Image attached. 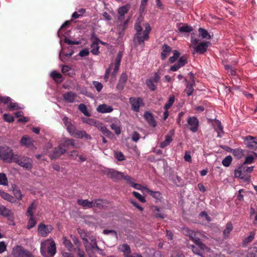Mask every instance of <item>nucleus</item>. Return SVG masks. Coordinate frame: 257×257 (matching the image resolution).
Segmentation results:
<instances>
[{
  "label": "nucleus",
  "mask_w": 257,
  "mask_h": 257,
  "mask_svg": "<svg viewBox=\"0 0 257 257\" xmlns=\"http://www.w3.org/2000/svg\"><path fill=\"white\" fill-rule=\"evenodd\" d=\"M62 240L63 244L69 251L75 250V248L74 247L70 240L68 239L66 236H63Z\"/></svg>",
  "instance_id": "7c9ffc66"
},
{
  "label": "nucleus",
  "mask_w": 257,
  "mask_h": 257,
  "mask_svg": "<svg viewBox=\"0 0 257 257\" xmlns=\"http://www.w3.org/2000/svg\"><path fill=\"white\" fill-rule=\"evenodd\" d=\"M53 229V227L51 225H45L43 223H40L38 225V232L39 234L43 237L47 236Z\"/></svg>",
  "instance_id": "423d86ee"
},
{
  "label": "nucleus",
  "mask_w": 257,
  "mask_h": 257,
  "mask_svg": "<svg viewBox=\"0 0 257 257\" xmlns=\"http://www.w3.org/2000/svg\"><path fill=\"white\" fill-rule=\"evenodd\" d=\"M127 80V76L126 74L125 73H122L116 87V89L118 91H120L123 89L125 86Z\"/></svg>",
  "instance_id": "dca6fc26"
},
{
  "label": "nucleus",
  "mask_w": 257,
  "mask_h": 257,
  "mask_svg": "<svg viewBox=\"0 0 257 257\" xmlns=\"http://www.w3.org/2000/svg\"><path fill=\"white\" fill-rule=\"evenodd\" d=\"M160 79V76L156 72L154 73V76L151 77L146 80V84L150 90L154 91L157 88L156 84L159 81Z\"/></svg>",
  "instance_id": "39448f33"
},
{
  "label": "nucleus",
  "mask_w": 257,
  "mask_h": 257,
  "mask_svg": "<svg viewBox=\"0 0 257 257\" xmlns=\"http://www.w3.org/2000/svg\"><path fill=\"white\" fill-rule=\"evenodd\" d=\"M246 147L253 150L257 149V138L248 136L244 138Z\"/></svg>",
  "instance_id": "9d476101"
},
{
  "label": "nucleus",
  "mask_w": 257,
  "mask_h": 257,
  "mask_svg": "<svg viewBox=\"0 0 257 257\" xmlns=\"http://www.w3.org/2000/svg\"><path fill=\"white\" fill-rule=\"evenodd\" d=\"M189 236L190 239L192 240L195 244L200 246V247L201 249L204 250H209V248L201 241L199 238L196 236L195 232L191 231L189 233Z\"/></svg>",
  "instance_id": "2eb2a0df"
},
{
  "label": "nucleus",
  "mask_w": 257,
  "mask_h": 257,
  "mask_svg": "<svg viewBox=\"0 0 257 257\" xmlns=\"http://www.w3.org/2000/svg\"><path fill=\"white\" fill-rule=\"evenodd\" d=\"M92 83L96 90L98 92H100L103 87L102 84L100 82L96 81H93Z\"/></svg>",
  "instance_id": "69168bd1"
},
{
  "label": "nucleus",
  "mask_w": 257,
  "mask_h": 257,
  "mask_svg": "<svg viewBox=\"0 0 257 257\" xmlns=\"http://www.w3.org/2000/svg\"><path fill=\"white\" fill-rule=\"evenodd\" d=\"M48 242V240H46L45 242H42L41 244L40 251L42 255L45 257L49 256V255L47 253L46 248L45 246H44L46 245L47 242Z\"/></svg>",
  "instance_id": "a18cd8bd"
},
{
  "label": "nucleus",
  "mask_w": 257,
  "mask_h": 257,
  "mask_svg": "<svg viewBox=\"0 0 257 257\" xmlns=\"http://www.w3.org/2000/svg\"><path fill=\"white\" fill-rule=\"evenodd\" d=\"M174 96L172 95L170 96L168 102L166 103L164 105V109L165 110H168L173 105V103L174 102Z\"/></svg>",
  "instance_id": "603ef678"
},
{
  "label": "nucleus",
  "mask_w": 257,
  "mask_h": 257,
  "mask_svg": "<svg viewBox=\"0 0 257 257\" xmlns=\"http://www.w3.org/2000/svg\"><path fill=\"white\" fill-rule=\"evenodd\" d=\"M171 51L172 49L169 45L164 44L162 46V52L161 54L162 59L165 60Z\"/></svg>",
  "instance_id": "c85d7f7f"
},
{
  "label": "nucleus",
  "mask_w": 257,
  "mask_h": 257,
  "mask_svg": "<svg viewBox=\"0 0 257 257\" xmlns=\"http://www.w3.org/2000/svg\"><path fill=\"white\" fill-rule=\"evenodd\" d=\"M253 166L247 167L246 165L242 164L234 170V176L236 178H239L244 181H250V176L247 174V173H251L253 171Z\"/></svg>",
  "instance_id": "f257e3e1"
},
{
  "label": "nucleus",
  "mask_w": 257,
  "mask_h": 257,
  "mask_svg": "<svg viewBox=\"0 0 257 257\" xmlns=\"http://www.w3.org/2000/svg\"><path fill=\"white\" fill-rule=\"evenodd\" d=\"M122 58V54L120 52H119L117 55V56L115 59V62L114 64V68L113 69V71L112 73V75L115 77L116 74L118 72L119 70V68L120 64V61Z\"/></svg>",
  "instance_id": "4be33fe9"
},
{
  "label": "nucleus",
  "mask_w": 257,
  "mask_h": 257,
  "mask_svg": "<svg viewBox=\"0 0 257 257\" xmlns=\"http://www.w3.org/2000/svg\"><path fill=\"white\" fill-rule=\"evenodd\" d=\"M50 76L57 83H60L62 82V75L60 73L55 71L52 72L50 74Z\"/></svg>",
  "instance_id": "72a5a7b5"
},
{
  "label": "nucleus",
  "mask_w": 257,
  "mask_h": 257,
  "mask_svg": "<svg viewBox=\"0 0 257 257\" xmlns=\"http://www.w3.org/2000/svg\"><path fill=\"white\" fill-rule=\"evenodd\" d=\"M70 238L73 242L74 245L76 246V248L80 247L81 245V243L75 235L71 234L70 235Z\"/></svg>",
  "instance_id": "5fc2aeb1"
},
{
  "label": "nucleus",
  "mask_w": 257,
  "mask_h": 257,
  "mask_svg": "<svg viewBox=\"0 0 257 257\" xmlns=\"http://www.w3.org/2000/svg\"><path fill=\"white\" fill-rule=\"evenodd\" d=\"M130 9V7L127 5L120 7L117 11L118 14V21L122 22L124 19V15L126 14Z\"/></svg>",
  "instance_id": "a211bd4d"
},
{
  "label": "nucleus",
  "mask_w": 257,
  "mask_h": 257,
  "mask_svg": "<svg viewBox=\"0 0 257 257\" xmlns=\"http://www.w3.org/2000/svg\"><path fill=\"white\" fill-rule=\"evenodd\" d=\"M232 229L233 226L232 223L230 222H228L226 225L225 229L223 230L224 235L227 236Z\"/></svg>",
  "instance_id": "49530a36"
},
{
  "label": "nucleus",
  "mask_w": 257,
  "mask_h": 257,
  "mask_svg": "<svg viewBox=\"0 0 257 257\" xmlns=\"http://www.w3.org/2000/svg\"><path fill=\"white\" fill-rule=\"evenodd\" d=\"M96 202L95 207L99 209L103 208L106 204H107V201L106 200L102 199H96Z\"/></svg>",
  "instance_id": "ea45409f"
},
{
  "label": "nucleus",
  "mask_w": 257,
  "mask_h": 257,
  "mask_svg": "<svg viewBox=\"0 0 257 257\" xmlns=\"http://www.w3.org/2000/svg\"><path fill=\"white\" fill-rule=\"evenodd\" d=\"M103 134L105 135L107 137L110 139H113L114 137V136L113 134V133L108 129H107V127L104 130V132L103 133Z\"/></svg>",
  "instance_id": "774afa93"
},
{
  "label": "nucleus",
  "mask_w": 257,
  "mask_h": 257,
  "mask_svg": "<svg viewBox=\"0 0 257 257\" xmlns=\"http://www.w3.org/2000/svg\"><path fill=\"white\" fill-rule=\"evenodd\" d=\"M22 145L25 146L27 147H31L33 146V143L29 138L23 137L21 140Z\"/></svg>",
  "instance_id": "4c0bfd02"
},
{
  "label": "nucleus",
  "mask_w": 257,
  "mask_h": 257,
  "mask_svg": "<svg viewBox=\"0 0 257 257\" xmlns=\"http://www.w3.org/2000/svg\"><path fill=\"white\" fill-rule=\"evenodd\" d=\"M36 220L34 216H30V219L28 222L27 228L28 229L33 227L36 224Z\"/></svg>",
  "instance_id": "8fccbe9b"
},
{
  "label": "nucleus",
  "mask_w": 257,
  "mask_h": 257,
  "mask_svg": "<svg viewBox=\"0 0 257 257\" xmlns=\"http://www.w3.org/2000/svg\"><path fill=\"white\" fill-rule=\"evenodd\" d=\"M95 126L97 127L100 131H101L102 134L106 128V127L103 123L99 122V121H97Z\"/></svg>",
  "instance_id": "680f3d73"
},
{
  "label": "nucleus",
  "mask_w": 257,
  "mask_h": 257,
  "mask_svg": "<svg viewBox=\"0 0 257 257\" xmlns=\"http://www.w3.org/2000/svg\"><path fill=\"white\" fill-rule=\"evenodd\" d=\"M110 128L113 130L117 135H119L121 133V129L119 126L115 123H112L110 125Z\"/></svg>",
  "instance_id": "bf43d9fd"
},
{
  "label": "nucleus",
  "mask_w": 257,
  "mask_h": 257,
  "mask_svg": "<svg viewBox=\"0 0 257 257\" xmlns=\"http://www.w3.org/2000/svg\"><path fill=\"white\" fill-rule=\"evenodd\" d=\"M8 108L11 110H14L19 109L20 107L19 106L18 103L16 102H12L11 101L8 106Z\"/></svg>",
  "instance_id": "e2e57ef3"
},
{
  "label": "nucleus",
  "mask_w": 257,
  "mask_h": 257,
  "mask_svg": "<svg viewBox=\"0 0 257 257\" xmlns=\"http://www.w3.org/2000/svg\"><path fill=\"white\" fill-rule=\"evenodd\" d=\"M4 119L8 122H12L14 121V117L12 115L8 114H4Z\"/></svg>",
  "instance_id": "338daca9"
},
{
  "label": "nucleus",
  "mask_w": 257,
  "mask_h": 257,
  "mask_svg": "<svg viewBox=\"0 0 257 257\" xmlns=\"http://www.w3.org/2000/svg\"><path fill=\"white\" fill-rule=\"evenodd\" d=\"M13 192L16 198L19 200H21L22 199V195L18 187L16 186L13 187Z\"/></svg>",
  "instance_id": "79ce46f5"
},
{
  "label": "nucleus",
  "mask_w": 257,
  "mask_h": 257,
  "mask_svg": "<svg viewBox=\"0 0 257 257\" xmlns=\"http://www.w3.org/2000/svg\"><path fill=\"white\" fill-rule=\"evenodd\" d=\"M66 127V129L68 132L71 135H74V132L75 131L76 127L75 126L71 123H67V124L65 125Z\"/></svg>",
  "instance_id": "864d4df0"
},
{
  "label": "nucleus",
  "mask_w": 257,
  "mask_h": 257,
  "mask_svg": "<svg viewBox=\"0 0 257 257\" xmlns=\"http://www.w3.org/2000/svg\"><path fill=\"white\" fill-rule=\"evenodd\" d=\"M213 125L215 130L217 132V137L221 138L224 134V132L221 122L218 120L215 119L213 123Z\"/></svg>",
  "instance_id": "6ab92c4d"
},
{
  "label": "nucleus",
  "mask_w": 257,
  "mask_h": 257,
  "mask_svg": "<svg viewBox=\"0 0 257 257\" xmlns=\"http://www.w3.org/2000/svg\"><path fill=\"white\" fill-rule=\"evenodd\" d=\"M103 233L104 234H111L113 235L116 238L118 237L117 232L114 230L104 229L103 230Z\"/></svg>",
  "instance_id": "0e129e2a"
},
{
  "label": "nucleus",
  "mask_w": 257,
  "mask_h": 257,
  "mask_svg": "<svg viewBox=\"0 0 257 257\" xmlns=\"http://www.w3.org/2000/svg\"><path fill=\"white\" fill-rule=\"evenodd\" d=\"M76 96V94L72 91L68 92L63 95L64 99L69 103L73 102Z\"/></svg>",
  "instance_id": "393cba45"
},
{
  "label": "nucleus",
  "mask_w": 257,
  "mask_h": 257,
  "mask_svg": "<svg viewBox=\"0 0 257 257\" xmlns=\"http://www.w3.org/2000/svg\"><path fill=\"white\" fill-rule=\"evenodd\" d=\"M151 209L153 217L161 219H164L166 217V215L164 213V211L162 208L153 205L151 206Z\"/></svg>",
  "instance_id": "f8f14e48"
},
{
  "label": "nucleus",
  "mask_w": 257,
  "mask_h": 257,
  "mask_svg": "<svg viewBox=\"0 0 257 257\" xmlns=\"http://www.w3.org/2000/svg\"><path fill=\"white\" fill-rule=\"evenodd\" d=\"M74 135H75L78 139H82L83 138H85L87 140H90L91 139V136L87 134L85 131H78L76 128L74 132Z\"/></svg>",
  "instance_id": "c756f323"
},
{
  "label": "nucleus",
  "mask_w": 257,
  "mask_h": 257,
  "mask_svg": "<svg viewBox=\"0 0 257 257\" xmlns=\"http://www.w3.org/2000/svg\"><path fill=\"white\" fill-rule=\"evenodd\" d=\"M8 184V179L5 173H0V185L6 186Z\"/></svg>",
  "instance_id": "09e8293b"
},
{
  "label": "nucleus",
  "mask_w": 257,
  "mask_h": 257,
  "mask_svg": "<svg viewBox=\"0 0 257 257\" xmlns=\"http://www.w3.org/2000/svg\"><path fill=\"white\" fill-rule=\"evenodd\" d=\"M0 196L3 199H4L8 201H10L11 202H13L14 201V198L12 195L8 194V193L3 192L1 190H0Z\"/></svg>",
  "instance_id": "58836bf2"
},
{
  "label": "nucleus",
  "mask_w": 257,
  "mask_h": 257,
  "mask_svg": "<svg viewBox=\"0 0 257 257\" xmlns=\"http://www.w3.org/2000/svg\"><path fill=\"white\" fill-rule=\"evenodd\" d=\"M184 80L187 82L186 88L185 90V91L186 92L187 95L189 96L191 95H192L194 91V89L193 88V84L188 82L186 78H185Z\"/></svg>",
  "instance_id": "e433bc0d"
},
{
  "label": "nucleus",
  "mask_w": 257,
  "mask_h": 257,
  "mask_svg": "<svg viewBox=\"0 0 257 257\" xmlns=\"http://www.w3.org/2000/svg\"><path fill=\"white\" fill-rule=\"evenodd\" d=\"M96 110L100 113H108L113 110V108L111 106H108L106 104H102L98 105Z\"/></svg>",
  "instance_id": "b1692460"
},
{
  "label": "nucleus",
  "mask_w": 257,
  "mask_h": 257,
  "mask_svg": "<svg viewBox=\"0 0 257 257\" xmlns=\"http://www.w3.org/2000/svg\"><path fill=\"white\" fill-rule=\"evenodd\" d=\"M79 110L86 116H90V113L88 112L86 105L83 103H81L78 106Z\"/></svg>",
  "instance_id": "37998d69"
},
{
  "label": "nucleus",
  "mask_w": 257,
  "mask_h": 257,
  "mask_svg": "<svg viewBox=\"0 0 257 257\" xmlns=\"http://www.w3.org/2000/svg\"><path fill=\"white\" fill-rule=\"evenodd\" d=\"M106 175L114 182H117L122 179L123 173L114 169H108Z\"/></svg>",
  "instance_id": "1a4fd4ad"
},
{
  "label": "nucleus",
  "mask_w": 257,
  "mask_h": 257,
  "mask_svg": "<svg viewBox=\"0 0 257 257\" xmlns=\"http://www.w3.org/2000/svg\"><path fill=\"white\" fill-rule=\"evenodd\" d=\"M82 121L83 122H84V123L88 124L90 125L95 126L98 120H95L94 119H92V118L83 117L82 118Z\"/></svg>",
  "instance_id": "c03bdc74"
},
{
  "label": "nucleus",
  "mask_w": 257,
  "mask_h": 257,
  "mask_svg": "<svg viewBox=\"0 0 257 257\" xmlns=\"http://www.w3.org/2000/svg\"><path fill=\"white\" fill-rule=\"evenodd\" d=\"M77 202L78 205L82 206L84 208H91L90 205V201L87 199H78Z\"/></svg>",
  "instance_id": "473e14b6"
},
{
  "label": "nucleus",
  "mask_w": 257,
  "mask_h": 257,
  "mask_svg": "<svg viewBox=\"0 0 257 257\" xmlns=\"http://www.w3.org/2000/svg\"><path fill=\"white\" fill-rule=\"evenodd\" d=\"M130 102L132 109L136 112L139 111L141 105L143 104V100L140 97H131L130 98Z\"/></svg>",
  "instance_id": "4468645a"
},
{
  "label": "nucleus",
  "mask_w": 257,
  "mask_h": 257,
  "mask_svg": "<svg viewBox=\"0 0 257 257\" xmlns=\"http://www.w3.org/2000/svg\"><path fill=\"white\" fill-rule=\"evenodd\" d=\"M12 254L15 257H35L32 252L21 245L13 247Z\"/></svg>",
  "instance_id": "20e7f679"
},
{
  "label": "nucleus",
  "mask_w": 257,
  "mask_h": 257,
  "mask_svg": "<svg viewBox=\"0 0 257 257\" xmlns=\"http://www.w3.org/2000/svg\"><path fill=\"white\" fill-rule=\"evenodd\" d=\"M35 201L32 203L29 206L27 211V215L29 216H34V213L33 210L36 209V206L35 205Z\"/></svg>",
  "instance_id": "3c124183"
},
{
  "label": "nucleus",
  "mask_w": 257,
  "mask_h": 257,
  "mask_svg": "<svg viewBox=\"0 0 257 257\" xmlns=\"http://www.w3.org/2000/svg\"><path fill=\"white\" fill-rule=\"evenodd\" d=\"M144 26L145 29L143 33L145 34V37H149V34L151 32L152 28L148 23H145Z\"/></svg>",
  "instance_id": "13d9d810"
},
{
  "label": "nucleus",
  "mask_w": 257,
  "mask_h": 257,
  "mask_svg": "<svg viewBox=\"0 0 257 257\" xmlns=\"http://www.w3.org/2000/svg\"><path fill=\"white\" fill-rule=\"evenodd\" d=\"M187 247L189 248H191L192 250V251L198 255H200L202 257H203V255L202 254V253L201 252V251H208V250H204L201 249L200 247V246L197 245L196 244L193 245V244H189V243L187 244Z\"/></svg>",
  "instance_id": "bb28decb"
},
{
  "label": "nucleus",
  "mask_w": 257,
  "mask_h": 257,
  "mask_svg": "<svg viewBox=\"0 0 257 257\" xmlns=\"http://www.w3.org/2000/svg\"><path fill=\"white\" fill-rule=\"evenodd\" d=\"M142 33H136L134 35L133 42L135 47H137L140 45H144V41L148 40L149 38V37H145L144 33H143V35L142 36Z\"/></svg>",
  "instance_id": "ddd939ff"
},
{
  "label": "nucleus",
  "mask_w": 257,
  "mask_h": 257,
  "mask_svg": "<svg viewBox=\"0 0 257 257\" xmlns=\"http://www.w3.org/2000/svg\"><path fill=\"white\" fill-rule=\"evenodd\" d=\"M144 117L150 125L153 127H155L156 126V122L154 119L153 114L152 113L149 111H146L144 113Z\"/></svg>",
  "instance_id": "aec40b11"
},
{
  "label": "nucleus",
  "mask_w": 257,
  "mask_h": 257,
  "mask_svg": "<svg viewBox=\"0 0 257 257\" xmlns=\"http://www.w3.org/2000/svg\"><path fill=\"white\" fill-rule=\"evenodd\" d=\"M15 155L13 150L7 146L0 147V159L5 162L11 163L14 162Z\"/></svg>",
  "instance_id": "f03ea898"
},
{
  "label": "nucleus",
  "mask_w": 257,
  "mask_h": 257,
  "mask_svg": "<svg viewBox=\"0 0 257 257\" xmlns=\"http://www.w3.org/2000/svg\"><path fill=\"white\" fill-rule=\"evenodd\" d=\"M60 145L62 148L64 147L67 149H69L70 147L74 149L79 148V146L75 144V140L72 139H69L66 138L63 139Z\"/></svg>",
  "instance_id": "9b49d317"
},
{
  "label": "nucleus",
  "mask_w": 257,
  "mask_h": 257,
  "mask_svg": "<svg viewBox=\"0 0 257 257\" xmlns=\"http://www.w3.org/2000/svg\"><path fill=\"white\" fill-rule=\"evenodd\" d=\"M188 63V57L187 55H183L181 57H180L178 62L175 64L174 65L172 66L169 71H176L180 68L184 66L185 65Z\"/></svg>",
  "instance_id": "0eeeda50"
},
{
  "label": "nucleus",
  "mask_w": 257,
  "mask_h": 257,
  "mask_svg": "<svg viewBox=\"0 0 257 257\" xmlns=\"http://www.w3.org/2000/svg\"><path fill=\"white\" fill-rule=\"evenodd\" d=\"M188 123L190 125V129L193 132H195L198 130V121L196 117H192L188 119Z\"/></svg>",
  "instance_id": "412c9836"
},
{
  "label": "nucleus",
  "mask_w": 257,
  "mask_h": 257,
  "mask_svg": "<svg viewBox=\"0 0 257 257\" xmlns=\"http://www.w3.org/2000/svg\"><path fill=\"white\" fill-rule=\"evenodd\" d=\"M209 42H202L195 48L196 53L203 54L206 51Z\"/></svg>",
  "instance_id": "a878e982"
},
{
  "label": "nucleus",
  "mask_w": 257,
  "mask_h": 257,
  "mask_svg": "<svg viewBox=\"0 0 257 257\" xmlns=\"http://www.w3.org/2000/svg\"><path fill=\"white\" fill-rule=\"evenodd\" d=\"M115 157L119 161H122L125 159L124 155L121 152H114Z\"/></svg>",
  "instance_id": "052dcab7"
},
{
  "label": "nucleus",
  "mask_w": 257,
  "mask_h": 257,
  "mask_svg": "<svg viewBox=\"0 0 257 257\" xmlns=\"http://www.w3.org/2000/svg\"><path fill=\"white\" fill-rule=\"evenodd\" d=\"M144 189L147 191V193H148L150 195L155 198L159 199L161 196V193L159 191H153L147 187H144Z\"/></svg>",
  "instance_id": "a19ab883"
},
{
  "label": "nucleus",
  "mask_w": 257,
  "mask_h": 257,
  "mask_svg": "<svg viewBox=\"0 0 257 257\" xmlns=\"http://www.w3.org/2000/svg\"><path fill=\"white\" fill-rule=\"evenodd\" d=\"M232 158L230 155L226 156L222 162V165L225 167H229L232 162Z\"/></svg>",
  "instance_id": "de8ad7c7"
},
{
  "label": "nucleus",
  "mask_w": 257,
  "mask_h": 257,
  "mask_svg": "<svg viewBox=\"0 0 257 257\" xmlns=\"http://www.w3.org/2000/svg\"><path fill=\"white\" fill-rule=\"evenodd\" d=\"M66 149L63 148L60 145L55 147L49 155V157L51 160H55L59 158L62 155L66 152Z\"/></svg>",
  "instance_id": "6e6552de"
},
{
  "label": "nucleus",
  "mask_w": 257,
  "mask_h": 257,
  "mask_svg": "<svg viewBox=\"0 0 257 257\" xmlns=\"http://www.w3.org/2000/svg\"><path fill=\"white\" fill-rule=\"evenodd\" d=\"M56 252V243L54 240H52L48 247L47 254L49 255L48 257H53Z\"/></svg>",
  "instance_id": "cd10ccee"
},
{
  "label": "nucleus",
  "mask_w": 257,
  "mask_h": 257,
  "mask_svg": "<svg viewBox=\"0 0 257 257\" xmlns=\"http://www.w3.org/2000/svg\"><path fill=\"white\" fill-rule=\"evenodd\" d=\"M198 32L199 36H201L203 39H210L211 38L210 34L205 29L200 28L198 30Z\"/></svg>",
  "instance_id": "f704fd0d"
},
{
  "label": "nucleus",
  "mask_w": 257,
  "mask_h": 257,
  "mask_svg": "<svg viewBox=\"0 0 257 257\" xmlns=\"http://www.w3.org/2000/svg\"><path fill=\"white\" fill-rule=\"evenodd\" d=\"M231 152L237 158L240 159L243 156L244 151L241 149H231Z\"/></svg>",
  "instance_id": "c9c22d12"
},
{
  "label": "nucleus",
  "mask_w": 257,
  "mask_h": 257,
  "mask_svg": "<svg viewBox=\"0 0 257 257\" xmlns=\"http://www.w3.org/2000/svg\"><path fill=\"white\" fill-rule=\"evenodd\" d=\"M0 215L9 218H13L14 216L12 211L3 205L0 206Z\"/></svg>",
  "instance_id": "5701e85b"
},
{
  "label": "nucleus",
  "mask_w": 257,
  "mask_h": 257,
  "mask_svg": "<svg viewBox=\"0 0 257 257\" xmlns=\"http://www.w3.org/2000/svg\"><path fill=\"white\" fill-rule=\"evenodd\" d=\"M178 30L181 33H190L193 30L191 26L186 24H183L182 26H178Z\"/></svg>",
  "instance_id": "2f4dec72"
},
{
  "label": "nucleus",
  "mask_w": 257,
  "mask_h": 257,
  "mask_svg": "<svg viewBox=\"0 0 257 257\" xmlns=\"http://www.w3.org/2000/svg\"><path fill=\"white\" fill-rule=\"evenodd\" d=\"M121 251L123 252L124 253V254L131 253V248L130 246L127 244H123L121 245Z\"/></svg>",
  "instance_id": "6e6d98bb"
},
{
  "label": "nucleus",
  "mask_w": 257,
  "mask_h": 257,
  "mask_svg": "<svg viewBox=\"0 0 257 257\" xmlns=\"http://www.w3.org/2000/svg\"><path fill=\"white\" fill-rule=\"evenodd\" d=\"M14 162L26 169L30 170L33 167L32 160L27 157L20 156L16 155L14 159Z\"/></svg>",
  "instance_id": "7ed1b4c3"
},
{
  "label": "nucleus",
  "mask_w": 257,
  "mask_h": 257,
  "mask_svg": "<svg viewBox=\"0 0 257 257\" xmlns=\"http://www.w3.org/2000/svg\"><path fill=\"white\" fill-rule=\"evenodd\" d=\"M133 194L136 198H137L141 202H143V203L146 202V200L145 197L143 196L139 193H138L137 192L134 191L133 192Z\"/></svg>",
  "instance_id": "4d7b16f0"
},
{
  "label": "nucleus",
  "mask_w": 257,
  "mask_h": 257,
  "mask_svg": "<svg viewBox=\"0 0 257 257\" xmlns=\"http://www.w3.org/2000/svg\"><path fill=\"white\" fill-rule=\"evenodd\" d=\"M94 38L95 41L93 42V43L91 44L90 47L92 48V50H91V52L95 55H98L99 53V47L98 45V41H100V40L96 37L94 34L92 35L91 37V39Z\"/></svg>",
  "instance_id": "f3484780"
}]
</instances>
